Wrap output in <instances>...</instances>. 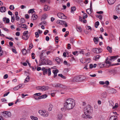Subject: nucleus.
Wrapping results in <instances>:
<instances>
[{"label": "nucleus", "instance_id": "1", "mask_svg": "<svg viewBox=\"0 0 120 120\" xmlns=\"http://www.w3.org/2000/svg\"><path fill=\"white\" fill-rule=\"evenodd\" d=\"M64 107L67 109H73L75 105V100L71 98L67 99L65 101Z\"/></svg>", "mask_w": 120, "mask_h": 120}, {"label": "nucleus", "instance_id": "2", "mask_svg": "<svg viewBox=\"0 0 120 120\" xmlns=\"http://www.w3.org/2000/svg\"><path fill=\"white\" fill-rule=\"evenodd\" d=\"M84 114L87 116L90 115V114L92 113V109L90 106L88 105L84 108Z\"/></svg>", "mask_w": 120, "mask_h": 120}, {"label": "nucleus", "instance_id": "3", "mask_svg": "<svg viewBox=\"0 0 120 120\" xmlns=\"http://www.w3.org/2000/svg\"><path fill=\"white\" fill-rule=\"evenodd\" d=\"M2 114L5 117H10L11 116V113L10 112L4 111L2 112Z\"/></svg>", "mask_w": 120, "mask_h": 120}, {"label": "nucleus", "instance_id": "4", "mask_svg": "<svg viewBox=\"0 0 120 120\" xmlns=\"http://www.w3.org/2000/svg\"><path fill=\"white\" fill-rule=\"evenodd\" d=\"M42 64L43 65L48 64L49 65H51L52 64V62L50 60H48L46 61L45 59H43L41 60Z\"/></svg>", "mask_w": 120, "mask_h": 120}, {"label": "nucleus", "instance_id": "5", "mask_svg": "<svg viewBox=\"0 0 120 120\" xmlns=\"http://www.w3.org/2000/svg\"><path fill=\"white\" fill-rule=\"evenodd\" d=\"M118 56H109L107 57L105 60V61H114L118 57Z\"/></svg>", "mask_w": 120, "mask_h": 120}, {"label": "nucleus", "instance_id": "6", "mask_svg": "<svg viewBox=\"0 0 120 120\" xmlns=\"http://www.w3.org/2000/svg\"><path fill=\"white\" fill-rule=\"evenodd\" d=\"M57 16L58 17L62 19H66V16L62 13H58Z\"/></svg>", "mask_w": 120, "mask_h": 120}, {"label": "nucleus", "instance_id": "7", "mask_svg": "<svg viewBox=\"0 0 120 120\" xmlns=\"http://www.w3.org/2000/svg\"><path fill=\"white\" fill-rule=\"evenodd\" d=\"M48 73V75H50L51 74V71L50 68H49L48 69H46L43 71V75H45L46 74H47Z\"/></svg>", "mask_w": 120, "mask_h": 120}, {"label": "nucleus", "instance_id": "8", "mask_svg": "<svg viewBox=\"0 0 120 120\" xmlns=\"http://www.w3.org/2000/svg\"><path fill=\"white\" fill-rule=\"evenodd\" d=\"M71 82H79V76H76L73 78L71 79Z\"/></svg>", "mask_w": 120, "mask_h": 120}, {"label": "nucleus", "instance_id": "9", "mask_svg": "<svg viewBox=\"0 0 120 120\" xmlns=\"http://www.w3.org/2000/svg\"><path fill=\"white\" fill-rule=\"evenodd\" d=\"M90 8L86 9V11L87 13L89 14L91 13V9H92V2L91 1L90 4Z\"/></svg>", "mask_w": 120, "mask_h": 120}, {"label": "nucleus", "instance_id": "10", "mask_svg": "<svg viewBox=\"0 0 120 120\" xmlns=\"http://www.w3.org/2000/svg\"><path fill=\"white\" fill-rule=\"evenodd\" d=\"M116 13L120 14V4L118 5L116 7Z\"/></svg>", "mask_w": 120, "mask_h": 120}, {"label": "nucleus", "instance_id": "11", "mask_svg": "<svg viewBox=\"0 0 120 120\" xmlns=\"http://www.w3.org/2000/svg\"><path fill=\"white\" fill-rule=\"evenodd\" d=\"M63 118V115L61 113L58 114L57 115L56 117L57 120H61Z\"/></svg>", "mask_w": 120, "mask_h": 120}, {"label": "nucleus", "instance_id": "12", "mask_svg": "<svg viewBox=\"0 0 120 120\" xmlns=\"http://www.w3.org/2000/svg\"><path fill=\"white\" fill-rule=\"evenodd\" d=\"M79 82L82 81L85 79L86 77L84 75H80L79 76Z\"/></svg>", "mask_w": 120, "mask_h": 120}, {"label": "nucleus", "instance_id": "13", "mask_svg": "<svg viewBox=\"0 0 120 120\" xmlns=\"http://www.w3.org/2000/svg\"><path fill=\"white\" fill-rule=\"evenodd\" d=\"M61 84H60L59 83H57L55 84H52V86L53 87H59L60 88V86H61Z\"/></svg>", "mask_w": 120, "mask_h": 120}, {"label": "nucleus", "instance_id": "14", "mask_svg": "<svg viewBox=\"0 0 120 120\" xmlns=\"http://www.w3.org/2000/svg\"><path fill=\"white\" fill-rule=\"evenodd\" d=\"M49 87L47 86H42V91H45L47 90Z\"/></svg>", "mask_w": 120, "mask_h": 120}, {"label": "nucleus", "instance_id": "15", "mask_svg": "<svg viewBox=\"0 0 120 120\" xmlns=\"http://www.w3.org/2000/svg\"><path fill=\"white\" fill-rule=\"evenodd\" d=\"M6 11V8L4 6L1 7L0 8V11L2 12H4Z\"/></svg>", "mask_w": 120, "mask_h": 120}, {"label": "nucleus", "instance_id": "16", "mask_svg": "<svg viewBox=\"0 0 120 120\" xmlns=\"http://www.w3.org/2000/svg\"><path fill=\"white\" fill-rule=\"evenodd\" d=\"M38 16L34 14H33L31 16V18L32 20H36L38 18Z\"/></svg>", "mask_w": 120, "mask_h": 120}, {"label": "nucleus", "instance_id": "17", "mask_svg": "<svg viewBox=\"0 0 120 120\" xmlns=\"http://www.w3.org/2000/svg\"><path fill=\"white\" fill-rule=\"evenodd\" d=\"M117 117L116 116H111L110 117L109 120H116Z\"/></svg>", "mask_w": 120, "mask_h": 120}, {"label": "nucleus", "instance_id": "18", "mask_svg": "<svg viewBox=\"0 0 120 120\" xmlns=\"http://www.w3.org/2000/svg\"><path fill=\"white\" fill-rule=\"evenodd\" d=\"M115 1L116 0H107L108 3L110 5L114 4Z\"/></svg>", "mask_w": 120, "mask_h": 120}, {"label": "nucleus", "instance_id": "19", "mask_svg": "<svg viewBox=\"0 0 120 120\" xmlns=\"http://www.w3.org/2000/svg\"><path fill=\"white\" fill-rule=\"evenodd\" d=\"M106 92H104L102 93L101 94V98H105L106 96Z\"/></svg>", "mask_w": 120, "mask_h": 120}, {"label": "nucleus", "instance_id": "20", "mask_svg": "<svg viewBox=\"0 0 120 120\" xmlns=\"http://www.w3.org/2000/svg\"><path fill=\"white\" fill-rule=\"evenodd\" d=\"M56 61L57 62L60 63L61 62H63V60L60 58L57 57L56 58Z\"/></svg>", "mask_w": 120, "mask_h": 120}, {"label": "nucleus", "instance_id": "21", "mask_svg": "<svg viewBox=\"0 0 120 120\" xmlns=\"http://www.w3.org/2000/svg\"><path fill=\"white\" fill-rule=\"evenodd\" d=\"M86 116L85 115V114H83L82 115V116L84 118H89L90 119L91 118H92V117L90 116V115H89V116Z\"/></svg>", "mask_w": 120, "mask_h": 120}, {"label": "nucleus", "instance_id": "22", "mask_svg": "<svg viewBox=\"0 0 120 120\" xmlns=\"http://www.w3.org/2000/svg\"><path fill=\"white\" fill-rule=\"evenodd\" d=\"M22 25V28H25L26 29H27V25L25 24L21 23L20 24H18V25Z\"/></svg>", "mask_w": 120, "mask_h": 120}, {"label": "nucleus", "instance_id": "23", "mask_svg": "<svg viewBox=\"0 0 120 120\" xmlns=\"http://www.w3.org/2000/svg\"><path fill=\"white\" fill-rule=\"evenodd\" d=\"M53 106L51 104H50L49 105V107L48 108V110L49 111H51L52 110Z\"/></svg>", "mask_w": 120, "mask_h": 120}, {"label": "nucleus", "instance_id": "24", "mask_svg": "<svg viewBox=\"0 0 120 120\" xmlns=\"http://www.w3.org/2000/svg\"><path fill=\"white\" fill-rule=\"evenodd\" d=\"M107 49L110 52H111L112 51V49L111 47L109 46H108L107 48Z\"/></svg>", "mask_w": 120, "mask_h": 120}, {"label": "nucleus", "instance_id": "25", "mask_svg": "<svg viewBox=\"0 0 120 120\" xmlns=\"http://www.w3.org/2000/svg\"><path fill=\"white\" fill-rule=\"evenodd\" d=\"M42 116H44L45 117H47L48 116V114L47 112L45 111H44Z\"/></svg>", "mask_w": 120, "mask_h": 120}, {"label": "nucleus", "instance_id": "26", "mask_svg": "<svg viewBox=\"0 0 120 120\" xmlns=\"http://www.w3.org/2000/svg\"><path fill=\"white\" fill-rule=\"evenodd\" d=\"M76 29L77 31L79 32H81L82 31V29L80 27H77L76 28Z\"/></svg>", "mask_w": 120, "mask_h": 120}, {"label": "nucleus", "instance_id": "27", "mask_svg": "<svg viewBox=\"0 0 120 120\" xmlns=\"http://www.w3.org/2000/svg\"><path fill=\"white\" fill-rule=\"evenodd\" d=\"M61 25H64L65 26V27H67L68 26V25H67V23L65 21H62V23H61Z\"/></svg>", "mask_w": 120, "mask_h": 120}, {"label": "nucleus", "instance_id": "28", "mask_svg": "<svg viewBox=\"0 0 120 120\" xmlns=\"http://www.w3.org/2000/svg\"><path fill=\"white\" fill-rule=\"evenodd\" d=\"M30 118L32 120H37L38 119L37 117L32 116H30Z\"/></svg>", "mask_w": 120, "mask_h": 120}, {"label": "nucleus", "instance_id": "29", "mask_svg": "<svg viewBox=\"0 0 120 120\" xmlns=\"http://www.w3.org/2000/svg\"><path fill=\"white\" fill-rule=\"evenodd\" d=\"M34 9H31L28 11V12L29 13H33L34 12H35L34 11Z\"/></svg>", "mask_w": 120, "mask_h": 120}, {"label": "nucleus", "instance_id": "30", "mask_svg": "<svg viewBox=\"0 0 120 120\" xmlns=\"http://www.w3.org/2000/svg\"><path fill=\"white\" fill-rule=\"evenodd\" d=\"M22 54L25 55L26 54L27 51L25 49H24L22 50Z\"/></svg>", "mask_w": 120, "mask_h": 120}, {"label": "nucleus", "instance_id": "31", "mask_svg": "<svg viewBox=\"0 0 120 120\" xmlns=\"http://www.w3.org/2000/svg\"><path fill=\"white\" fill-rule=\"evenodd\" d=\"M30 79V77L29 76H27V77L26 78L25 81H24V82H28Z\"/></svg>", "mask_w": 120, "mask_h": 120}, {"label": "nucleus", "instance_id": "32", "mask_svg": "<svg viewBox=\"0 0 120 120\" xmlns=\"http://www.w3.org/2000/svg\"><path fill=\"white\" fill-rule=\"evenodd\" d=\"M101 57L99 55H97L94 57L95 59L96 60H98Z\"/></svg>", "mask_w": 120, "mask_h": 120}, {"label": "nucleus", "instance_id": "33", "mask_svg": "<svg viewBox=\"0 0 120 120\" xmlns=\"http://www.w3.org/2000/svg\"><path fill=\"white\" fill-rule=\"evenodd\" d=\"M94 53H98V48H95L93 49H92Z\"/></svg>", "mask_w": 120, "mask_h": 120}, {"label": "nucleus", "instance_id": "34", "mask_svg": "<svg viewBox=\"0 0 120 120\" xmlns=\"http://www.w3.org/2000/svg\"><path fill=\"white\" fill-rule=\"evenodd\" d=\"M93 40L95 42V44H96L97 43V42L98 41H99L98 40H97V39H96V37H94L93 38Z\"/></svg>", "mask_w": 120, "mask_h": 120}, {"label": "nucleus", "instance_id": "35", "mask_svg": "<svg viewBox=\"0 0 120 120\" xmlns=\"http://www.w3.org/2000/svg\"><path fill=\"white\" fill-rule=\"evenodd\" d=\"M98 67L100 68H102L104 67V64H100L97 66V67Z\"/></svg>", "mask_w": 120, "mask_h": 120}, {"label": "nucleus", "instance_id": "36", "mask_svg": "<svg viewBox=\"0 0 120 120\" xmlns=\"http://www.w3.org/2000/svg\"><path fill=\"white\" fill-rule=\"evenodd\" d=\"M49 8L48 7L47 5H45V7L44 8V10L45 11H47L48 10H49Z\"/></svg>", "mask_w": 120, "mask_h": 120}, {"label": "nucleus", "instance_id": "37", "mask_svg": "<svg viewBox=\"0 0 120 120\" xmlns=\"http://www.w3.org/2000/svg\"><path fill=\"white\" fill-rule=\"evenodd\" d=\"M76 9V7H71V12L74 11Z\"/></svg>", "mask_w": 120, "mask_h": 120}, {"label": "nucleus", "instance_id": "38", "mask_svg": "<svg viewBox=\"0 0 120 120\" xmlns=\"http://www.w3.org/2000/svg\"><path fill=\"white\" fill-rule=\"evenodd\" d=\"M36 89L38 90H41L42 91V86H37L36 87Z\"/></svg>", "mask_w": 120, "mask_h": 120}, {"label": "nucleus", "instance_id": "39", "mask_svg": "<svg viewBox=\"0 0 120 120\" xmlns=\"http://www.w3.org/2000/svg\"><path fill=\"white\" fill-rule=\"evenodd\" d=\"M58 76H59L61 77L62 78L64 79H66V77L65 76H63L62 74H59L58 75Z\"/></svg>", "mask_w": 120, "mask_h": 120}, {"label": "nucleus", "instance_id": "40", "mask_svg": "<svg viewBox=\"0 0 120 120\" xmlns=\"http://www.w3.org/2000/svg\"><path fill=\"white\" fill-rule=\"evenodd\" d=\"M99 25V22L97 21L95 23V27L96 28H97L98 27V26Z\"/></svg>", "mask_w": 120, "mask_h": 120}, {"label": "nucleus", "instance_id": "41", "mask_svg": "<svg viewBox=\"0 0 120 120\" xmlns=\"http://www.w3.org/2000/svg\"><path fill=\"white\" fill-rule=\"evenodd\" d=\"M87 17V14L86 13H84L83 16V19L86 18Z\"/></svg>", "mask_w": 120, "mask_h": 120}, {"label": "nucleus", "instance_id": "42", "mask_svg": "<svg viewBox=\"0 0 120 120\" xmlns=\"http://www.w3.org/2000/svg\"><path fill=\"white\" fill-rule=\"evenodd\" d=\"M60 88H62L64 89H65L67 88V87L66 86L61 85V86H60Z\"/></svg>", "mask_w": 120, "mask_h": 120}, {"label": "nucleus", "instance_id": "43", "mask_svg": "<svg viewBox=\"0 0 120 120\" xmlns=\"http://www.w3.org/2000/svg\"><path fill=\"white\" fill-rule=\"evenodd\" d=\"M13 16H11V22H13L15 20V18L14 17V15H13Z\"/></svg>", "mask_w": 120, "mask_h": 120}, {"label": "nucleus", "instance_id": "44", "mask_svg": "<svg viewBox=\"0 0 120 120\" xmlns=\"http://www.w3.org/2000/svg\"><path fill=\"white\" fill-rule=\"evenodd\" d=\"M63 20H57L56 23L57 24H61V23H62V21H63Z\"/></svg>", "mask_w": 120, "mask_h": 120}, {"label": "nucleus", "instance_id": "45", "mask_svg": "<svg viewBox=\"0 0 120 120\" xmlns=\"http://www.w3.org/2000/svg\"><path fill=\"white\" fill-rule=\"evenodd\" d=\"M20 21L22 23H24L25 22V20L24 18H21L20 19Z\"/></svg>", "mask_w": 120, "mask_h": 120}, {"label": "nucleus", "instance_id": "46", "mask_svg": "<svg viewBox=\"0 0 120 120\" xmlns=\"http://www.w3.org/2000/svg\"><path fill=\"white\" fill-rule=\"evenodd\" d=\"M9 8L11 10H13L15 8L13 5H10L9 7Z\"/></svg>", "mask_w": 120, "mask_h": 120}, {"label": "nucleus", "instance_id": "47", "mask_svg": "<svg viewBox=\"0 0 120 120\" xmlns=\"http://www.w3.org/2000/svg\"><path fill=\"white\" fill-rule=\"evenodd\" d=\"M58 71H59L57 70H53L52 71V72L54 74L56 73H57Z\"/></svg>", "mask_w": 120, "mask_h": 120}, {"label": "nucleus", "instance_id": "48", "mask_svg": "<svg viewBox=\"0 0 120 120\" xmlns=\"http://www.w3.org/2000/svg\"><path fill=\"white\" fill-rule=\"evenodd\" d=\"M102 49L101 48H98V53H99L102 51Z\"/></svg>", "mask_w": 120, "mask_h": 120}, {"label": "nucleus", "instance_id": "49", "mask_svg": "<svg viewBox=\"0 0 120 120\" xmlns=\"http://www.w3.org/2000/svg\"><path fill=\"white\" fill-rule=\"evenodd\" d=\"M35 55V54L33 53L32 52L31 53V56H32V58L33 59H34L35 58V57L34 56Z\"/></svg>", "mask_w": 120, "mask_h": 120}, {"label": "nucleus", "instance_id": "50", "mask_svg": "<svg viewBox=\"0 0 120 120\" xmlns=\"http://www.w3.org/2000/svg\"><path fill=\"white\" fill-rule=\"evenodd\" d=\"M43 112L44 111H43L42 110H39L38 111V112L40 113V114L41 115L42 114Z\"/></svg>", "mask_w": 120, "mask_h": 120}, {"label": "nucleus", "instance_id": "51", "mask_svg": "<svg viewBox=\"0 0 120 120\" xmlns=\"http://www.w3.org/2000/svg\"><path fill=\"white\" fill-rule=\"evenodd\" d=\"M28 31H24L23 34L24 36H25L28 33Z\"/></svg>", "mask_w": 120, "mask_h": 120}, {"label": "nucleus", "instance_id": "52", "mask_svg": "<svg viewBox=\"0 0 120 120\" xmlns=\"http://www.w3.org/2000/svg\"><path fill=\"white\" fill-rule=\"evenodd\" d=\"M118 105L117 103H116L115 105L113 107L112 109H114L116 108L117 107Z\"/></svg>", "mask_w": 120, "mask_h": 120}, {"label": "nucleus", "instance_id": "53", "mask_svg": "<svg viewBox=\"0 0 120 120\" xmlns=\"http://www.w3.org/2000/svg\"><path fill=\"white\" fill-rule=\"evenodd\" d=\"M33 46V44L32 43H31L29 45V48L30 49H31Z\"/></svg>", "mask_w": 120, "mask_h": 120}, {"label": "nucleus", "instance_id": "54", "mask_svg": "<svg viewBox=\"0 0 120 120\" xmlns=\"http://www.w3.org/2000/svg\"><path fill=\"white\" fill-rule=\"evenodd\" d=\"M42 98H45L48 96L46 94H44L43 95H42Z\"/></svg>", "mask_w": 120, "mask_h": 120}, {"label": "nucleus", "instance_id": "55", "mask_svg": "<svg viewBox=\"0 0 120 120\" xmlns=\"http://www.w3.org/2000/svg\"><path fill=\"white\" fill-rule=\"evenodd\" d=\"M19 88L18 87V86H17L14 88V90H16L19 89Z\"/></svg>", "mask_w": 120, "mask_h": 120}, {"label": "nucleus", "instance_id": "56", "mask_svg": "<svg viewBox=\"0 0 120 120\" xmlns=\"http://www.w3.org/2000/svg\"><path fill=\"white\" fill-rule=\"evenodd\" d=\"M68 68H65L64 69V71L65 73H67L68 71Z\"/></svg>", "mask_w": 120, "mask_h": 120}, {"label": "nucleus", "instance_id": "57", "mask_svg": "<svg viewBox=\"0 0 120 120\" xmlns=\"http://www.w3.org/2000/svg\"><path fill=\"white\" fill-rule=\"evenodd\" d=\"M119 17H117V16H116V15H114L113 16V18L114 19H117L118 18V19H119Z\"/></svg>", "mask_w": 120, "mask_h": 120}, {"label": "nucleus", "instance_id": "58", "mask_svg": "<svg viewBox=\"0 0 120 120\" xmlns=\"http://www.w3.org/2000/svg\"><path fill=\"white\" fill-rule=\"evenodd\" d=\"M49 50H51L52 51H53L54 50L53 49L52 46H49Z\"/></svg>", "mask_w": 120, "mask_h": 120}, {"label": "nucleus", "instance_id": "59", "mask_svg": "<svg viewBox=\"0 0 120 120\" xmlns=\"http://www.w3.org/2000/svg\"><path fill=\"white\" fill-rule=\"evenodd\" d=\"M35 37L36 38H38L39 37V35L38 33L37 32H36L35 33Z\"/></svg>", "mask_w": 120, "mask_h": 120}, {"label": "nucleus", "instance_id": "60", "mask_svg": "<svg viewBox=\"0 0 120 120\" xmlns=\"http://www.w3.org/2000/svg\"><path fill=\"white\" fill-rule=\"evenodd\" d=\"M105 63L106 64H109L110 65L111 64V62L109 61H105Z\"/></svg>", "mask_w": 120, "mask_h": 120}, {"label": "nucleus", "instance_id": "61", "mask_svg": "<svg viewBox=\"0 0 120 120\" xmlns=\"http://www.w3.org/2000/svg\"><path fill=\"white\" fill-rule=\"evenodd\" d=\"M6 38L7 39L10 40L12 41H13V39L12 38H9L7 37H6Z\"/></svg>", "mask_w": 120, "mask_h": 120}, {"label": "nucleus", "instance_id": "62", "mask_svg": "<svg viewBox=\"0 0 120 120\" xmlns=\"http://www.w3.org/2000/svg\"><path fill=\"white\" fill-rule=\"evenodd\" d=\"M8 77V75L7 74H6L4 76V79H7Z\"/></svg>", "mask_w": 120, "mask_h": 120}, {"label": "nucleus", "instance_id": "63", "mask_svg": "<svg viewBox=\"0 0 120 120\" xmlns=\"http://www.w3.org/2000/svg\"><path fill=\"white\" fill-rule=\"evenodd\" d=\"M66 34H65L64 35V37H66L67 36H68V35L69 32L68 31H67L66 32Z\"/></svg>", "mask_w": 120, "mask_h": 120}, {"label": "nucleus", "instance_id": "64", "mask_svg": "<svg viewBox=\"0 0 120 120\" xmlns=\"http://www.w3.org/2000/svg\"><path fill=\"white\" fill-rule=\"evenodd\" d=\"M99 83L100 84L104 85L105 84V82H104L100 81L99 82Z\"/></svg>", "mask_w": 120, "mask_h": 120}]
</instances>
